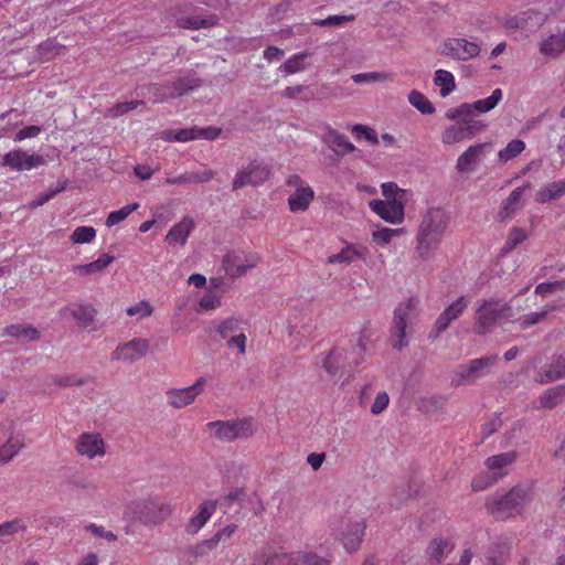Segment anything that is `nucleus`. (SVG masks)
Wrapping results in <instances>:
<instances>
[{
    "mask_svg": "<svg viewBox=\"0 0 565 565\" xmlns=\"http://www.w3.org/2000/svg\"><path fill=\"white\" fill-rule=\"evenodd\" d=\"M217 20H218L217 17L213 15V14L205 17V18H202L199 15H193V17L180 19L179 25L182 28L198 30L201 28L214 26L217 23Z\"/></svg>",
    "mask_w": 565,
    "mask_h": 565,
    "instance_id": "obj_44",
    "label": "nucleus"
},
{
    "mask_svg": "<svg viewBox=\"0 0 565 565\" xmlns=\"http://www.w3.org/2000/svg\"><path fill=\"white\" fill-rule=\"evenodd\" d=\"M366 524L360 518H343L332 526L335 539L352 554L360 550L365 536Z\"/></svg>",
    "mask_w": 565,
    "mask_h": 565,
    "instance_id": "obj_6",
    "label": "nucleus"
},
{
    "mask_svg": "<svg viewBox=\"0 0 565 565\" xmlns=\"http://www.w3.org/2000/svg\"><path fill=\"white\" fill-rule=\"evenodd\" d=\"M352 132L356 139L364 138L367 141H370L372 145L379 143V138H377L376 131L370 127L358 124V125L353 126Z\"/></svg>",
    "mask_w": 565,
    "mask_h": 565,
    "instance_id": "obj_63",
    "label": "nucleus"
},
{
    "mask_svg": "<svg viewBox=\"0 0 565 565\" xmlns=\"http://www.w3.org/2000/svg\"><path fill=\"white\" fill-rule=\"evenodd\" d=\"M206 427L212 436L226 443L235 439L249 438L256 430L253 418L215 420L207 423Z\"/></svg>",
    "mask_w": 565,
    "mask_h": 565,
    "instance_id": "obj_7",
    "label": "nucleus"
},
{
    "mask_svg": "<svg viewBox=\"0 0 565 565\" xmlns=\"http://www.w3.org/2000/svg\"><path fill=\"white\" fill-rule=\"evenodd\" d=\"M114 260V256L105 253L92 263L73 266L72 271L78 276L94 275L97 273H102Z\"/></svg>",
    "mask_w": 565,
    "mask_h": 565,
    "instance_id": "obj_28",
    "label": "nucleus"
},
{
    "mask_svg": "<svg viewBox=\"0 0 565 565\" xmlns=\"http://www.w3.org/2000/svg\"><path fill=\"white\" fill-rule=\"evenodd\" d=\"M369 207L380 218L390 224H402L405 220V205L399 200H371Z\"/></svg>",
    "mask_w": 565,
    "mask_h": 565,
    "instance_id": "obj_16",
    "label": "nucleus"
},
{
    "mask_svg": "<svg viewBox=\"0 0 565 565\" xmlns=\"http://www.w3.org/2000/svg\"><path fill=\"white\" fill-rule=\"evenodd\" d=\"M488 147H490L488 142L468 147L457 159L456 169L461 173L473 171L476 166L483 159L484 149Z\"/></svg>",
    "mask_w": 565,
    "mask_h": 565,
    "instance_id": "obj_21",
    "label": "nucleus"
},
{
    "mask_svg": "<svg viewBox=\"0 0 565 565\" xmlns=\"http://www.w3.org/2000/svg\"><path fill=\"white\" fill-rule=\"evenodd\" d=\"M126 313L129 317H136L137 320L146 319L153 313V307L148 300H141L137 303L129 306L126 309Z\"/></svg>",
    "mask_w": 565,
    "mask_h": 565,
    "instance_id": "obj_55",
    "label": "nucleus"
},
{
    "mask_svg": "<svg viewBox=\"0 0 565 565\" xmlns=\"http://www.w3.org/2000/svg\"><path fill=\"white\" fill-rule=\"evenodd\" d=\"M384 201L393 199L399 200L404 205L406 204V190L398 188L395 182H384L381 184Z\"/></svg>",
    "mask_w": 565,
    "mask_h": 565,
    "instance_id": "obj_56",
    "label": "nucleus"
},
{
    "mask_svg": "<svg viewBox=\"0 0 565 565\" xmlns=\"http://www.w3.org/2000/svg\"><path fill=\"white\" fill-rule=\"evenodd\" d=\"M150 350V342L145 338H134L120 343L111 353L113 361L134 363L145 358Z\"/></svg>",
    "mask_w": 565,
    "mask_h": 565,
    "instance_id": "obj_14",
    "label": "nucleus"
},
{
    "mask_svg": "<svg viewBox=\"0 0 565 565\" xmlns=\"http://www.w3.org/2000/svg\"><path fill=\"white\" fill-rule=\"evenodd\" d=\"M286 184L294 190L287 200L289 210L294 213L307 211L315 199L313 189L298 174L289 175Z\"/></svg>",
    "mask_w": 565,
    "mask_h": 565,
    "instance_id": "obj_11",
    "label": "nucleus"
},
{
    "mask_svg": "<svg viewBox=\"0 0 565 565\" xmlns=\"http://www.w3.org/2000/svg\"><path fill=\"white\" fill-rule=\"evenodd\" d=\"M498 360L497 354H491L472 359L459 365L454 372L452 384L459 386L476 383L478 380L490 374L491 369L497 364Z\"/></svg>",
    "mask_w": 565,
    "mask_h": 565,
    "instance_id": "obj_8",
    "label": "nucleus"
},
{
    "mask_svg": "<svg viewBox=\"0 0 565 565\" xmlns=\"http://www.w3.org/2000/svg\"><path fill=\"white\" fill-rule=\"evenodd\" d=\"M498 482L497 478L489 471L480 472L471 481V488L475 492L483 491Z\"/></svg>",
    "mask_w": 565,
    "mask_h": 565,
    "instance_id": "obj_59",
    "label": "nucleus"
},
{
    "mask_svg": "<svg viewBox=\"0 0 565 565\" xmlns=\"http://www.w3.org/2000/svg\"><path fill=\"white\" fill-rule=\"evenodd\" d=\"M404 234V228L382 227L372 233V241L379 245H386L396 236Z\"/></svg>",
    "mask_w": 565,
    "mask_h": 565,
    "instance_id": "obj_54",
    "label": "nucleus"
},
{
    "mask_svg": "<svg viewBox=\"0 0 565 565\" xmlns=\"http://www.w3.org/2000/svg\"><path fill=\"white\" fill-rule=\"evenodd\" d=\"M434 84L439 87L441 97L449 96L456 88V79L451 72L437 70L434 75Z\"/></svg>",
    "mask_w": 565,
    "mask_h": 565,
    "instance_id": "obj_35",
    "label": "nucleus"
},
{
    "mask_svg": "<svg viewBox=\"0 0 565 565\" xmlns=\"http://www.w3.org/2000/svg\"><path fill=\"white\" fill-rule=\"evenodd\" d=\"M366 335L361 333L358 338V343L355 349L353 350L356 353V356L353 359L349 358L348 350L343 348H333L323 359L322 367L324 371L334 376L339 373V371L349 367L350 370L360 365V363L364 360V354L366 351Z\"/></svg>",
    "mask_w": 565,
    "mask_h": 565,
    "instance_id": "obj_5",
    "label": "nucleus"
},
{
    "mask_svg": "<svg viewBox=\"0 0 565 565\" xmlns=\"http://www.w3.org/2000/svg\"><path fill=\"white\" fill-rule=\"evenodd\" d=\"M216 331L222 339H230L243 331L242 320L238 317H228L218 323Z\"/></svg>",
    "mask_w": 565,
    "mask_h": 565,
    "instance_id": "obj_43",
    "label": "nucleus"
},
{
    "mask_svg": "<svg viewBox=\"0 0 565 565\" xmlns=\"http://www.w3.org/2000/svg\"><path fill=\"white\" fill-rule=\"evenodd\" d=\"M142 105H145L143 100H130V102L117 103L116 105H114L113 107H110L108 109V116L116 118V117L127 114Z\"/></svg>",
    "mask_w": 565,
    "mask_h": 565,
    "instance_id": "obj_60",
    "label": "nucleus"
},
{
    "mask_svg": "<svg viewBox=\"0 0 565 565\" xmlns=\"http://www.w3.org/2000/svg\"><path fill=\"white\" fill-rule=\"evenodd\" d=\"M481 46L465 38H447L439 47V53L455 61H470L480 55Z\"/></svg>",
    "mask_w": 565,
    "mask_h": 565,
    "instance_id": "obj_10",
    "label": "nucleus"
},
{
    "mask_svg": "<svg viewBox=\"0 0 565 565\" xmlns=\"http://www.w3.org/2000/svg\"><path fill=\"white\" fill-rule=\"evenodd\" d=\"M65 50L63 44L53 41H44L38 46V56L41 62H47L55 58Z\"/></svg>",
    "mask_w": 565,
    "mask_h": 565,
    "instance_id": "obj_42",
    "label": "nucleus"
},
{
    "mask_svg": "<svg viewBox=\"0 0 565 565\" xmlns=\"http://www.w3.org/2000/svg\"><path fill=\"white\" fill-rule=\"evenodd\" d=\"M43 164H45V159L42 154H30L23 149H14L4 153L0 167H8L14 171H23L32 170Z\"/></svg>",
    "mask_w": 565,
    "mask_h": 565,
    "instance_id": "obj_15",
    "label": "nucleus"
},
{
    "mask_svg": "<svg viewBox=\"0 0 565 565\" xmlns=\"http://www.w3.org/2000/svg\"><path fill=\"white\" fill-rule=\"evenodd\" d=\"M484 128L486 125L478 119L459 120L445 128L441 134V141L444 145L459 143L472 139Z\"/></svg>",
    "mask_w": 565,
    "mask_h": 565,
    "instance_id": "obj_12",
    "label": "nucleus"
},
{
    "mask_svg": "<svg viewBox=\"0 0 565 565\" xmlns=\"http://www.w3.org/2000/svg\"><path fill=\"white\" fill-rule=\"evenodd\" d=\"M532 501V490L522 486L512 488L502 495H492L487 499L486 508L498 519H507L520 514Z\"/></svg>",
    "mask_w": 565,
    "mask_h": 565,
    "instance_id": "obj_2",
    "label": "nucleus"
},
{
    "mask_svg": "<svg viewBox=\"0 0 565 565\" xmlns=\"http://www.w3.org/2000/svg\"><path fill=\"white\" fill-rule=\"evenodd\" d=\"M516 460L515 451H507L488 457L484 461L486 468L499 481L509 473V467Z\"/></svg>",
    "mask_w": 565,
    "mask_h": 565,
    "instance_id": "obj_23",
    "label": "nucleus"
},
{
    "mask_svg": "<svg viewBox=\"0 0 565 565\" xmlns=\"http://www.w3.org/2000/svg\"><path fill=\"white\" fill-rule=\"evenodd\" d=\"M128 510L136 521L149 527L162 524L173 513L172 504L154 498L134 501Z\"/></svg>",
    "mask_w": 565,
    "mask_h": 565,
    "instance_id": "obj_4",
    "label": "nucleus"
},
{
    "mask_svg": "<svg viewBox=\"0 0 565 565\" xmlns=\"http://www.w3.org/2000/svg\"><path fill=\"white\" fill-rule=\"evenodd\" d=\"M140 207V204L135 202L131 204H127L117 211H113L108 214L106 218V225L108 227H113L120 222L125 221L132 212L137 211Z\"/></svg>",
    "mask_w": 565,
    "mask_h": 565,
    "instance_id": "obj_49",
    "label": "nucleus"
},
{
    "mask_svg": "<svg viewBox=\"0 0 565 565\" xmlns=\"http://www.w3.org/2000/svg\"><path fill=\"white\" fill-rule=\"evenodd\" d=\"M447 227L448 215L443 209L427 210L416 234V249L420 258H428L438 248Z\"/></svg>",
    "mask_w": 565,
    "mask_h": 565,
    "instance_id": "obj_1",
    "label": "nucleus"
},
{
    "mask_svg": "<svg viewBox=\"0 0 565 565\" xmlns=\"http://www.w3.org/2000/svg\"><path fill=\"white\" fill-rule=\"evenodd\" d=\"M525 149V142L521 139L511 140L507 147L499 151V160L507 162L518 157Z\"/></svg>",
    "mask_w": 565,
    "mask_h": 565,
    "instance_id": "obj_53",
    "label": "nucleus"
},
{
    "mask_svg": "<svg viewBox=\"0 0 565 565\" xmlns=\"http://www.w3.org/2000/svg\"><path fill=\"white\" fill-rule=\"evenodd\" d=\"M539 51L550 58H557L565 52V33L551 34L539 43Z\"/></svg>",
    "mask_w": 565,
    "mask_h": 565,
    "instance_id": "obj_26",
    "label": "nucleus"
},
{
    "mask_svg": "<svg viewBox=\"0 0 565 565\" xmlns=\"http://www.w3.org/2000/svg\"><path fill=\"white\" fill-rule=\"evenodd\" d=\"M502 96V90L500 88H495L488 98L468 103L470 115L472 116L473 111L487 113L492 110L500 103Z\"/></svg>",
    "mask_w": 565,
    "mask_h": 565,
    "instance_id": "obj_36",
    "label": "nucleus"
},
{
    "mask_svg": "<svg viewBox=\"0 0 565 565\" xmlns=\"http://www.w3.org/2000/svg\"><path fill=\"white\" fill-rule=\"evenodd\" d=\"M510 311L511 306L508 302L494 299L483 300L477 310L476 332L486 334L495 326L498 320L510 318Z\"/></svg>",
    "mask_w": 565,
    "mask_h": 565,
    "instance_id": "obj_9",
    "label": "nucleus"
},
{
    "mask_svg": "<svg viewBox=\"0 0 565 565\" xmlns=\"http://www.w3.org/2000/svg\"><path fill=\"white\" fill-rule=\"evenodd\" d=\"M195 223L192 217L184 216L179 223L174 224L166 235V242L170 246L184 245L194 230Z\"/></svg>",
    "mask_w": 565,
    "mask_h": 565,
    "instance_id": "obj_24",
    "label": "nucleus"
},
{
    "mask_svg": "<svg viewBox=\"0 0 565 565\" xmlns=\"http://www.w3.org/2000/svg\"><path fill=\"white\" fill-rule=\"evenodd\" d=\"M355 84L369 83H391L394 81V74L387 72H366L352 75Z\"/></svg>",
    "mask_w": 565,
    "mask_h": 565,
    "instance_id": "obj_39",
    "label": "nucleus"
},
{
    "mask_svg": "<svg viewBox=\"0 0 565 565\" xmlns=\"http://www.w3.org/2000/svg\"><path fill=\"white\" fill-rule=\"evenodd\" d=\"M548 312V309H544L542 311L536 312H530L516 318L515 320H513V322L518 323L522 330H526L532 326L543 322L547 318Z\"/></svg>",
    "mask_w": 565,
    "mask_h": 565,
    "instance_id": "obj_51",
    "label": "nucleus"
},
{
    "mask_svg": "<svg viewBox=\"0 0 565 565\" xmlns=\"http://www.w3.org/2000/svg\"><path fill=\"white\" fill-rule=\"evenodd\" d=\"M96 237L93 226H78L72 233L71 239L75 244L90 243Z\"/></svg>",
    "mask_w": 565,
    "mask_h": 565,
    "instance_id": "obj_58",
    "label": "nucleus"
},
{
    "mask_svg": "<svg viewBox=\"0 0 565 565\" xmlns=\"http://www.w3.org/2000/svg\"><path fill=\"white\" fill-rule=\"evenodd\" d=\"M222 305V295L217 290L209 289L199 300L201 310L211 311L220 308Z\"/></svg>",
    "mask_w": 565,
    "mask_h": 565,
    "instance_id": "obj_52",
    "label": "nucleus"
},
{
    "mask_svg": "<svg viewBox=\"0 0 565 565\" xmlns=\"http://www.w3.org/2000/svg\"><path fill=\"white\" fill-rule=\"evenodd\" d=\"M408 103L423 115H431L435 107L431 102L419 90L413 89L408 94Z\"/></svg>",
    "mask_w": 565,
    "mask_h": 565,
    "instance_id": "obj_41",
    "label": "nucleus"
},
{
    "mask_svg": "<svg viewBox=\"0 0 565 565\" xmlns=\"http://www.w3.org/2000/svg\"><path fill=\"white\" fill-rule=\"evenodd\" d=\"M76 452L89 460L106 455V444L99 433H82L75 444Z\"/></svg>",
    "mask_w": 565,
    "mask_h": 565,
    "instance_id": "obj_18",
    "label": "nucleus"
},
{
    "mask_svg": "<svg viewBox=\"0 0 565 565\" xmlns=\"http://www.w3.org/2000/svg\"><path fill=\"white\" fill-rule=\"evenodd\" d=\"M354 262L353 244H347L339 253L328 257V264H347Z\"/></svg>",
    "mask_w": 565,
    "mask_h": 565,
    "instance_id": "obj_61",
    "label": "nucleus"
},
{
    "mask_svg": "<svg viewBox=\"0 0 565 565\" xmlns=\"http://www.w3.org/2000/svg\"><path fill=\"white\" fill-rule=\"evenodd\" d=\"M23 448V444L13 438L0 446V466L10 462Z\"/></svg>",
    "mask_w": 565,
    "mask_h": 565,
    "instance_id": "obj_47",
    "label": "nucleus"
},
{
    "mask_svg": "<svg viewBox=\"0 0 565 565\" xmlns=\"http://www.w3.org/2000/svg\"><path fill=\"white\" fill-rule=\"evenodd\" d=\"M206 379L200 376L195 382L182 388H170L166 392L168 404L177 409L184 408L193 404L196 397L203 393Z\"/></svg>",
    "mask_w": 565,
    "mask_h": 565,
    "instance_id": "obj_13",
    "label": "nucleus"
},
{
    "mask_svg": "<svg viewBox=\"0 0 565 565\" xmlns=\"http://www.w3.org/2000/svg\"><path fill=\"white\" fill-rule=\"evenodd\" d=\"M537 14L534 10H526L519 14L507 17L502 24L507 30H523L527 26L529 21Z\"/></svg>",
    "mask_w": 565,
    "mask_h": 565,
    "instance_id": "obj_37",
    "label": "nucleus"
},
{
    "mask_svg": "<svg viewBox=\"0 0 565 565\" xmlns=\"http://www.w3.org/2000/svg\"><path fill=\"white\" fill-rule=\"evenodd\" d=\"M565 398V385H556L546 390L539 398V408L552 409Z\"/></svg>",
    "mask_w": 565,
    "mask_h": 565,
    "instance_id": "obj_34",
    "label": "nucleus"
},
{
    "mask_svg": "<svg viewBox=\"0 0 565 565\" xmlns=\"http://www.w3.org/2000/svg\"><path fill=\"white\" fill-rule=\"evenodd\" d=\"M326 142L337 153L345 154L355 150L354 145L348 139V137L337 130L328 131L326 135Z\"/></svg>",
    "mask_w": 565,
    "mask_h": 565,
    "instance_id": "obj_32",
    "label": "nucleus"
},
{
    "mask_svg": "<svg viewBox=\"0 0 565 565\" xmlns=\"http://www.w3.org/2000/svg\"><path fill=\"white\" fill-rule=\"evenodd\" d=\"M446 118L450 120H456V122L459 120L473 119L470 115L468 103L448 109L446 113Z\"/></svg>",
    "mask_w": 565,
    "mask_h": 565,
    "instance_id": "obj_64",
    "label": "nucleus"
},
{
    "mask_svg": "<svg viewBox=\"0 0 565 565\" xmlns=\"http://www.w3.org/2000/svg\"><path fill=\"white\" fill-rule=\"evenodd\" d=\"M454 543L447 537H435L428 544L426 554L430 561L440 563L445 554L450 553L454 550Z\"/></svg>",
    "mask_w": 565,
    "mask_h": 565,
    "instance_id": "obj_31",
    "label": "nucleus"
},
{
    "mask_svg": "<svg viewBox=\"0 0 565 565\" xmlns=\"http://www.w3.org/2000/svg\"><path fill=\"white\" fill-rule=\"evenodd\" d=\"M25 524L22 519H13L11 521H6L0 524V537L11 536L18 532L24 531Z\"/></svg>",
    "mask_w": 565,
    "mask_h": 565,
    "instance_id": "obj_62",
    "label": "nucleus"
},
{
    "mask_svg": "<svg viewBox=\"0 0 565 565\" xmlns=\"http://www.w3.org/2000/svg\"><path fill=\"white\" fill-rule=\"evenodd\" d=\"M565 377V355H554L535 381L546 384Z\"/></svg>",
    "mask_w": 565,
    "mask_h": 565,
    "instance_id": "obj_25",
    "label": "nucleus"
},
{
    "mask_svg": "<svg viewBox=\"0 0 565 565\" xmlns=\"http://www.w3.org/2000/svg\"><path fill=\"white\" fill-rule=\"evenodd\" d=\"M530 189H531V184L525 183L521 186L515 188L510 193L508 199L503 202L502 207L499 212L500 220L510 218L514 214V212L516 211V209L519 206V203H520V200H521L523 193Z\"/></svg>",
    "mask_w": 565,
    "mask_h": 565,
    "instance_id": "obj_29",
    "label": "nucleus"
},
{
    "mask_svg": "<svg viewBox=\"0 0 565 565\" xmlns=\"http://www.w3.org/2000/svg\"><path fill=\"white\" fill-rule=\"evenodd\" d=\"M201 85V81L199 78H189V77H182L177 79L173 83V89L169 92V96L171 98L181 96L189 90H192L194 88H198Z\"/></svg>",
    "mask_w": 565,
    "mask_h": 565,
    "instance_id": "obj_50",
    "label": "nucleus"
},
{
    "mask_svg": "<svg viewBox=\"0 0 565 565\" xmlns=\"http://www.w3.org/2000/svg\"><path fill=\"white\" fill-rule=\"evenodd\" d=\"M418 313L419 300L416 297H409L395 308L390 329L391 341L394 349L402 350L407 345V327L417 318Z\"/></svg>",
    "mask_w": 565,
    "mask_h": 565,
    "instance_id": "obj_3",
    "label": "nucleus"
},
{
    "mask_svg": "<svg viewBox=\"0 0 565 565\" xmlns=\"http://www.w3.org/2000/svg\"><path fill=\"white\" fill-rule=\"evenodd\" d=\"M296 565H329V559L312 552H295Z\"/></svg>",
    "mask_w": 565,
    "mask_h": 565,
    "instance_id": "obj_57",
    "label": "nucleus"
},
{
    "mask_svg": "<svg viewBox=\"0 0 565 565\" xmlns=\"http://www.w3.org/2000/svg\"><path fill=\"white\" fill-rule=\"evenodd\" d=\"M259 262V257L255 254L237 255L227 254L223 259V268L231 277H239L247 273L248 269L254 268Z\"/></svg>",
    "mask_w": 565,
    "mask_h": 565,
    "instance_id": "obj_19",
    "label": "nucleus"
},
{
    "mask_svg": "<svg viewBox=\"0 0 565 565\" xmlns=\"http://www.w3.org/2000/svg\"><path fill=\"white\" fill-rule=\"evenodd\" d=\"M269 174L268 166L253 161L236 173L233 180V190L242 189L245 185H259L269 178Z\"/></svg>",
    "mask_w": 565,
    "mask_h": 565,
    "instance_id": "obj_17",
    "label": "nucleus"
},
{
    "mask_svg": "<svg viewBox=\"0 0 565 565\" xmlns=\"http://www.w3.org/2000/svg\"><path fill=\"white\" fill-rule=\"evenodd\" d=\"M216 511V502L213 500H205L199 507L194 514L189 520L185 531L186 533L196 534L213 516Z\"/></svg>",
    "mask_w": 565,
    "mask_h": 565,
    "instance_id": "obj_22",
    "label": "nucleus"
},
{
    "mask_svg": "<svg viewBox=\"0 0 565 565\" xmlns=\"http://www.w3.org/2000/svg\"><path fill=\"white\" fill-rule=\"evenodd\" d=\"M565 193V181H554L545 186H542L535 193V201L537 203H547L552 200L561 198Z\"/></svg>",
    "mask_w": 565,
    "mask_h": 565,
    "instance_id": "obj_33",
    "label": "nucleus"
},
{
    "mask_svg": "<svg viewBox=\"0 0 565 565\" xmlns=\"http://www.w3.org/2000/svg\"><path fill=\"white\" fill-rule=\"evenodd\" d=\"M2 335L13 337L23 341H36L40 338L39 330L32 324H10L2 330Z\"/></svg>",
    "mask_w": 565,
    "mask_h": 565,
    "instance_id": "obj_27",
    "label": "nucleus"
},
{
    "mask_svg": "<svg viewBox=\"0 0 565 565\" xmlns=\"http://www.w3.org/2000/svg\"><path fill=\"white\" fill-rule=\"evenodd\" d=\"M216 548L214 541L210 539L198 542L196 544L190 546L186 551L189 555V561L194 562L200 557L206 556L210 552Z\"/></svg>",
    "mask_w": 565,
    "mask_h": 565,
    "instance_id": "obj_48",
    "label": "nucleus"
},
{
    "mask_svg": "<svg viewBox=\"0 0 565 565\" xmlns=\"http://www.w3.org/2000/svg\"><path fill=\"white\" fill-rule=\"evenodd\" d=\"M510 545L507 541L494 543L489 550L487 559L492 565H502L509 555Z\"/></svg>",
    "mask_w": 565,
    "mask_h": 565,
    "instance_id": "obj_46",
    "label": "nucleus"
},
{
    "mask_svg": "<svg viewBox=\"0 0 565 565\" xmlns=\"http://www.w3.org/2000/svg\"><path fill=\"white\" fill-rule=\"evenodd\" d=\"M311 54L309 52H300L291 55L285 63L280 66V70L286 74H295L302 72L307 65L306 61Z\"/></svg>",
    "mask_w": 565,
    "mask_h": 565,
    "instance_id": "obj_40",
    "label": "nucleus"
},
{
    "mask_svg": "<svg viewBox=\"0 0 565 565\" xmlns=\"http://www.w3.org/2000/svg\"><path fill=\"white\" fill-rule=\"evenodd\" d=\"M469 301H470L469 298H467L466 296H461L457 300L451 302L439 315V317L437 318L435 326H434V331L436 333L435 334L436 337L439 335L441 332L446 331L447 328L449 327V324L454 320L458 319L461 316V313L468 307Z\"/></svg>",
    "mask_w": 565,
    "mask_h": 565,
    "instance_id": "obj_20",
    "label": "nucleus"
},
{
    "mask_svg": "<svg viewBox=\"0 0 565 565\" xmlns=\"http://www.w3.org/2000/svg\"><path fill=\"white\" fill-rule=\"evenodd\" d=\"M263 565H296L295 552H264L262 555Z\"/></svg>",
    "mask_w": 565,
    "mask_h": 565,
    "instance_id": "obj_38",
    "label": "nucleus"
},
{
    "mask_svg": "<svg viewBox=\"0 0 565 565\" xmlns=\"http://www.w3.org/2000/svg\"><path fill=\"white\" fill-rule=\"evenodd\" d=\"M527 238V233L524 228L514 226L510 228L507 241L501 249L502 254L511 253L516 246L522 244Z\"/></svg>",
    "mask_w": 565,
    "mask_h": 565,
    "instance_id": "obj_45",
    "label": "nucleus"
},
{
    "mask_svg": "<svg viewBox=\"0 0 565 565\" xmlns=\"http://www.w3.org/2000/svg\"><path fill=\"white\" fill-rule=\"evenodd\" d=\"M70 313L79 327L88 328L94 323L97 311L92 305L76 303L70 308Z\"/></svg>",
    "mask_w": 565,
    "mask_h": 565,
    "instance_id": "obj_30",
    "label": "nucleus"
}]
</instances>
